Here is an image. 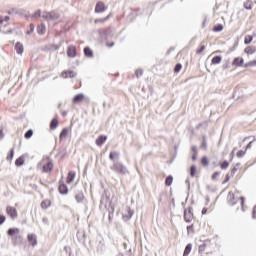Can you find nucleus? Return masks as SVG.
Masks as SVG:
<instances>
[{
  "label": "nucleus",
  "mask_w": 256,
  "mask_h": 256,
  "mask_svg": "<svg viewBox=\"0 0 256 256\" xmlns=\"http://www.w3.org/2000/svg\"><path fill=\"white\" fill-rule=\"evenodd\" d=\"M201 164L203 167H209V158H207V156H203L201 159Z\"/></svg>",
  "instance_id": "35"
},
{
  "label": "nucleus",
  "mask_w": 256,
  "mask_h": 256,
  "mask_svg": "<svg viewBox=\"0 0 256 256\" xmlns=\"http://www.w3.org/2000/svg\"><path fill=\"white\" fill-rule=\"evenodd\" d=\"M110 169L111 171H114V173H119L120 175H127V173H129L127 166L123 165L121 162H114Z\"/></svg>",
  "instance_id": "1"
},
{
  "label": "nucleus",
  "mask_w": 256,
  "mask_h": 256,
  "mask_svg": "<svg viewBox=\"0 0 256 256\" xmlns=\"http://www.w3.org/2000/svg\"><path fill=\"white\" fill-rule=\"evenodd\" d=\"M15 50H16V53L18 55H23V52L25 51V48L23 47V45L21 44V42H17L15 44Z\"/></svg>",
  "instance_id": "16"
},
{
  "label": "nucleus",
  "mask_w": 256,
  "mask_h": 256,
  "mask_svg": "<svg viewBox=\"0 0 256 256\" xmlns=\"http://www.w3.org/2000/svg\"><path fill=\"white\" fill-rule=\"evenodd\" d=\"M68 75H69L70 79H73V78L77 77V72H75L73 70H68Z\"/></svg>",
  "instance_id": "44"
},
{
  "label": "nucleus",
  "mask_w": 256,
  "mask_h": 256,
  "mask_svg": "<svg viewBox=\"0 0 256 256\" xmlns=\"http://www.w3.org/2000/svg\"><path fill=\"white\" fill-rule=\"evenodd\" d=\"M122 217L125 221H129L133 217V210L129 207L126 208V213Z\"/></svg>",
  "instance_id": "12"
},
{
  "label": "nucleus",
  "mask_w": 256,
  "mask_h": 256,
  "mask_svg": "<svg viewBox=\"0 0 256 256\" xmlns=\"http://www.w3.org/2000/svg\"><path fill=\"white\" fill-rule=\"evenodd\" d=\"M33 17H43V15H41V10L34 12Z\"/></svg>",
  "instance_id": "54"
},
{
  "label": "nucleus",
  "mask_w": 256,
  "mask_h": 256,
  "mask_svg": "<svg viewBox=\"0 0 256 256\" xmlns=\"http://www.w3.org/2000/svg\"><path fill=\"white\" fill-rule=\"evenodd\" d=\"M33 31H35V25L30 24V30L27 31V35H31V33H33Z\"/></svg>",
  "instance_id": "49"
},
{
  "label": "nucleus",
  "mask_w": 256,
  "mask_h": 256,
  "mask_svg": "<svg viewBox=\"0 0 256 256\" xmlns=\"http://www.w3.org/2000/svg\"><path fill=\"white\" fill-rule=\"evenodd\" d=\"M119 157H120V154H119V152H116V151H112V152H110V154H109V159H110V161H116V162H118V161H119Z\"/></svg>",
  "instance_id": "17"
},
{
  "label": "nucleus",
  "mask_w": 256,
  "mask_h": 256,
  "mask_svg": "<svg viewBox=\"0 0 256 256\" xmlns=\"http://www.w3.org/2000/svg\"><path fill=\"white\" fill-rule=\"evenodd\" d=\"M16 167H22V165H25V155L20 156L15 161Z\"/></svg>",
  "instance_id": "22"
},
{
  "label": "nucleus",
  "mask_w": 256,
  "mask_h": 256,
  "mask_svg": "<svg viewBox=\"0 0 256 256\" xmlns=\"http://www.w3.org/2000/svg\"><path fill=\"white\" fill-rule=\"evenodd\" d=\"M252 219H256V205L253 208Z\"/></svg>",
  "instance_id": "59"
},
{
  "label": "nucleus",
  "mask_w": 256,
  "mask_h": 256,
  "mask_svg": "<svg viewBox=\"0 0 256 256\" xmlns=\"http://www.w3.org/2000/svg\"><path fill=\"white\" fill-rule=\"evenodd\" d=\"M67 55L71 59H75V57H77V47L73 45L68 46Z\"/></svg>",
  "instance_id": "5"
},
{
  "label": "nucleus",
  "mask_w": 256,
  "mask_h": 256,
  "mask_svg": "<svg viewBox=\"0 0 256 256\" xmlns=\"http://www.w3.org/2000/svg\"><path fill=\"white\" fill-rule=\"evenodd\" d=\"M181 69H183V65H181V63H177L174 67V73H179Z\"/></svg>",
  "instance_id": "42"
},
{
  "label": "nucleus",
  "mask_w": 256,
  "mask_h": 256,
  "mask_svg": "<svg viewBox=\"0 0 256 256\" xmlns=\"http://www.w3.org/2000/svg\"><path fill=\"white\" fill-rule=\"evenodd\" d=\"M29 243H31L32 247L37 245V235L35 234H28L27 236Z\"/></svg>",
  "instance_id": "14"
},
{
  "label": "nucleus",
  "mask_w": 256,
  "mask_h": 256,
  "mask_svg": "<svg viewBox=\"0 0 256 256\" xmlns=\"http://www.w3.org/2000/svg\"><path fill=\"white\" fill-rule=\"evenodd\" d=\"M244 9H246L247 11H251L253 9V1L247 0L246 2H244Z\"/></svg>",
  "instance_id": "28"
},
{
  "label": "nucleus",
  "mask_w": 256,
  "mask_h": 256,
  "mask_svg": "<svg viewBox=\"0 0 256 256\" xmlns=\"http://www.w3.org/2000/svg\"><path fill=\"white\" fill-rule=\"evenodd\" d=\"M235 173H237V167L232 168V170L230 172V176L233 177L235 175Z\"/></svg>",
  "instance_id": "57"
},
{
  "label": "nucleus",
  "mask_w": 256,
  "mask_h": 256,
  "mask_svg": "<svg viewBox=\"0 0 256 256\" xmlns=\"http://www.w3.org/2000/svg\"><path fill=\"white\" fill-rule=\"evenodd\" d=\"M219 175H221L220 172H214V173L212 174V180H213V181H216V180H217V177H219Z\"/></svg>",
  "instance_id": "51"
},
{
  "label": "nucleus",
  "mask_w": 256,
  "mask_h": 256,
  "mask_svg": "<svg viewBox=\"0 0 256 256\" xmlns=\"http://www.w3.org/2000/svg\"><path fill=\"white\" fill-rule=\"evenodd\" d=\"M243 63H245V60L241 57H236L234 58L232 65H234L235 67H242Z\"/></svg>",
  "instance_id": "11"
},
{
  "label": "nucleus",
  "mask_w": 256,
  "mask_h": 256,
  "mask_svg": "<svg viewBox=\"0 0 256 256\" xmlns=\"http://www.w3.org/2000/svg\"><path fill=\"white\" fill-rule=\"evenodd\" d=\"M135 75H136L137 79H139V77H142L143 76V69H137L135 71Z\"/></svg>",
  "instance_id": "45"
},
{
  "label": "nucleus",
  "mask_w": 256,
  "mask_h": 256,
  "mask_svg": "<svg viewBox=\"0 0 256 256\" xmlns=\"http://www.w3.org/2000/svg\"><path fill=\"white\" fill-rule=\"evenodd\" d=\"M42 19H45V21H57L61 19V14L55 10L50 12L44 11L42 13Z\"/></svg>",
  "instance_id": "2"
},
{
  "label": "nucleus",
  "mask_w": 256,
  "mask_h": 256,
  "mask_svg": "<svg viewBox=\"0 0 256 256\" xmlns=\"http://www.w3.org/2000/svg\"><path fill=\"white\" fill-rule=\"evenodd\" d=\"M252 145H253V141L249 142V143L246 145L245 151H247V149H251Z\"/></svg>",
  "instance_id": "60"
},
{
  "label": "nucleus",
  "mask_w": 256,
  "mask_h": 256,
  "mask_svg": "<svg viewBox=\"0 0 256 256\" xmlns=\"http://www.w3.org/2000/svg\"><path fill=\"white\" fill-rule=\"evenodd\" d=\"M25 139H31V137H33V130L29 129L28 131H26V133L24 134Z\"/></svg>",
  "instance_id": "40"
},
{
  "label": "nucleus",
  "mask_w": 256,
  "mask_h": 256,
  "mask_svg": "<svg viewBox=\"0 0 256 256\" xmlns=\"http://www.w3.org/2000/svg\"><path fill=\"white\" fill-rule=\"evenodd\" d=\"M192 152L193 154H198L197 146H192Z\"/></svg>",
  "instance_id": "62"
},
{
  "label": "nucleus",
  "mask_w": 256,
  "mask_h": 256,
  "mask_svg": "<svg viewBox=\"0 0 256 256\" xmlns=\"http://www.w3.org/2000/svg\"><path fill=\"white\" fill-rule=\"evenodd\" d=\"M253 41V36L252 35H247L245 38H244V43L245 45H250V43Z\"/></svg>",
  "instance_id": "36"
},
{
  "label": "nucleus",
  "mask_w": 256,
  "mask_h": 256,
  "mask_svg": "<svg viewBox=\"0 0 256 256\" xmlns=\"http://www.w3.org/2000/svg\"><path fill=\"white\" fill-rule=\"evenodd\" d=\"M245 69H247V67H256V60H252L247 62L246 64H244Z\"/></svg>",
  "instance_id": "38"
},
{
  "label": "nucleus",
  "mask_w": 256,
  "mask_h": 256,
  "mask_svg": "<svg viewBox=\"0 0 256 256\" xmlns=\"http://www.w3.org/2000/svg\"><path fill=\"white\" fill-rule=\"evenodd\" d=\"M75 200L77 203H84L85 202V194H83V191L78 190L75 194Z\"/></svg>",
  "instance_id": "7"
},
{
  "label": "nucleus",
  "mask_w": 256,
  "mask_h": 256,
  "mask_svg": "<svg viewBox=\"0 0 256 256\" xmlns=\"http://www.w3.org/2000/svg\"><path fill=\"white\" fill-rule=\"evenodd\" d=\"M40 206L43 209H49V207H51V200H44V201H42Z\"/></svg>",
  "instance_id": "30"
},
{
  "label": "nucleus",
  "mask_w": 256,
  "mask_h": 256,
  "mask_svg": "<svg viewBox=\"0 0 256 256\" xmlns=\"http://www.w3.org/2000/svg\"><path fill=\"white\" fill-rule=\"evenodd\" d=\"M24 11L25 10H23V9H20V10L16 11L15 8H13V9L8 11V15H13V13H17V14L21 15V13H23Z\"/></svg>",
  "instance_id": "39"
},
{
  "label": "nucleus",
  "mask_w": 256,
  "mask_h": 256,
  "mask_svg": "<svg viewBox=\"0 0 256 256\" xmlns=\"http://www.w3.org/2000/svg\"><path fill=\"white\" fill-rule=\"evenodd\" d=\"M227 201H228V204L233 207V205H235L237 202H235V194H233L232 192H229L228 193V196H227Z\"/></svg>",
  "instance_id": "15"
},
{
  "label": "nucleus",
  "mask_w": 256,
  "mask_h": 256,
  "mask_svg": "<svg viewBox=\"0 0 256 256\" xmlns=\"http://www.w3.org/2000/svg\"><path fill=\"white\" fill-rule=\"evenodd\" d=\"M46 159L48 162L43 165L42 173H51V171H53V167H55V165L53 164V160H51V158L46 157Z\"/></svg>",
  "instance_id": "3"
},
{
  "label": "nucleus",
  "mask_w": 256,
  "mask_h": 256,
  "mask_svg": "<svg viewBox=\"0 0 256 256\" xmlns=\"http://www.w3.org/2000/svg\"><path fill=\"white\" fill-rule=\"evenodd\" d=\"M45 31H47V28L45 27V24H41L37 27L38 35H45Z\"/></svg>",
  "instance_id": "26"
},
{
  "label": "nucleus",
  "mask_w": 256,
  "mask_h": 256,
  "mask_svg": "<svg viewBox=\"0 0 256 256\" xmlns=\"http://www.w3.org/2000/svg\"><path fill=\"white\" fill-rule=\"evenodd\" d=\"M61 77H63L64 79H68V77H69V72L66 70V71H63L62 73H61Z\"/></svg>",
  "instance_id": "53"
},
{
  "label": "nucleus",
  "mask_w": 256,
  "mask_h": 256,
  "mask_svg": "<svg viewBox=\"0 0 256 256\" xmlns=\"http://www.w3.org/2000/svg\"><path fill=\"white\" fill-rule=\"evenodd\" d=\"M106 141H107V135L98 136V138H97L98 147H101L102 145H104Z\"/></svg>",
  "instance_id": "18"
},
{
  "label": "nucleus",
  "mask_w": 256,
  "mask_h": 256,
  "mask_svg": "<svg viewBox=\"0 0 256 256\" xmlns=\"http://www.w3.org/2000/svg\"><path fill=\"white\" fill-rule=\"evenodd\" d=\"M57 127H59V120H57V118H53L50 122V129L52 131H55V129H57Z\"/></svg>",
  "instance_id": "23"
},
{
  "label": "nucleus",
  "mask_w": 256,
  "mask_h": 256,
  "mask_svg": "<svg viewBox=\"0 0 256 256\" xmlns=\"http://www.w3.org/2000/svg\"><path fill=\"white\" fill-rule=\"evenodd\" d=\"M67 135H69V128H63L59 135L60 141H63Z\"/></svg>",
  "instance_id": "24"
},
{
  "label": "nucleus",
  "mask_w": 256,
  "mask_h": 256,
  "mask_svg": "<svg viewBox=\"0 0 256 256\" xmlns=\"http://www.w3.org/2000/svg\"><path fill=\"white\" fill-rule=\"evenodd\" d=\"M184 221L186 223H191L193 221V208L189 207L188 209L184 210Z\"/></svg>",
  "instance_id": "4"
},
{
  "label": "nucleus",
  "mask_w": 256,
  "mask_h": 256,
  "mask_svg": "<svg viewBox=\"0 0 256 256\" xmlns=\"http://www.w3.org/2000/svg\"><path fill=\"white\" fill-rule=\"evenodd\" d=\"M58 191L60 195H67L69 193V188L67 187V184L60 182V185L58 187Z\"/></svg>",
  "instance_id": "9"
},
{
  "label": "nucleus",
  "mask_w": 256,
  "mask_h": 256,
  "mask_svg": "<svg viewBox=\"0 0 256 256\" xmlns=\"http://www.w3.org/2000/svg\"><path fill=\"white\" fill-rule=\"evenodd\" d=\"M247 153V150H239L236 154V157H238L239 159H241V157H245V154Z\"/></svg>",
  "instance_id": "43"
},
{
  "label": "nucleus",
  "mask_w": 256,
  "mask_h": 256,
  "mask_svg": "<svg viewBox=\"0 0 256 256\" xmlns=\"http://www.w3.org/2000/svg\"><path fill=\"white\" fill-rule=\"evenodd\" d=\"M84 55L85 57H88V59H92V57L94 56L93 50H91L89 46H86L84 48Z\"/></svg>",
  "instance_id": "19"
},
{
  "label": "nucleus",
  "mask_w": 256,
  "mask_h": 256,
  "mask_svg": "<svg viewBox=\"0 0 256 256\" xmlns=\"http://www.w3.org/2000/svg\"><path fill=\"white\" fill-rule=\"evenodd\" d=\"M7 215L11 217V219H17V209L13 206H7L6 208Z\"/></svg>",
  "instance_id": "6"
},
{
  "label": "nucleus",
  "mask_w": 256,
  "mask_h": 256,
  "mask_svg": "<svg viewBox=\"0 0 256 256\" xmlns=\"http://www.w3.org/2000/svg\"><path fill=\"white\" fill-rule=\"evenodd\" d=\"M14 155H15V149L12 148V149L10 150V153L7 155V161H13Z\"/></svg>",
  "instance_id": "37"
},
{
  "label": "nucleus",
  "mask_w": 256,
  "mask_h": 256,
  "mask_svg": "<svg viewBox=\"0 0 256 256\" xmlns=\"http://www.w3.org/2000/svg\"><path fill=\"white\" fill-rule=\"evenodd\" d=\"M195 175H197V166L192 165L190 167V177H195Z\"/></svg>",
  "instance_id": "34"
},
{
  "label": "nucleus",
  "mask_w": 256,
  "mask_h": 256,
  "mask_svg": "<svg viewBox=\"0 0 256 256\" xmlns=\"http://www.w3.org/2000/svg\"><path fill=\"white\" fill-rule=\"evenodd\" d=\"M113 17V13H109L104 19L98 18L97 23H105V21H108Z\"/></svg>",
  "instance_id": "33"
},
{
  "label": "nucleus",
  "mask_w": 256,
  "mask_h": 256,
  "mask_svg": "<svg viewBox=\"0 0 256 256\" xmlns=\"http://www.w3.org/2000/svg\"><path fill=\"white\" fill-rule=\"evenodd\" d=\"M213 31L215 33H221V31H223V24H216V25H214Z\"/></svg>",
  "instance_id": "32"
},
{
  "label": "nucleus",
  "mask_w": 256,
  "mask_h": 256,
  "mask_svg": "<svg viewBox=\"0 0 256 256\" xmlns=\"http://www.w3.org/2000/svg\"><path fill=\"white\" fill-rule=\"evenodd\" d=\"M75 172L73 171H69L68 175H67V184L71 185V183H73V181H75Z\"/></svg>",
  "instance_id": "20"
},
{
  "label": "nucleus",
  "mask_w": 256,
  "mask_h": 256,
  "mask_svg": "<svg viewBox=\"0 0 256 256\" xmlns=\"http://www.w3.org/2000/svg\"><path fill=\"white\" fill-rule=\"evenodd\" d=\"M85 99V94L80 93L77 94L73 97L72 99V103H74V105H77L78 103H82V101Z\"/></svg>",
  "instance_id": "8"
},
{
  "label": "nucleus",
  "mask_w": 256,
  "mask_h": 256,
  "mask_svg": "<svg viewBox=\"0 0 256 256\" xmlns=\"http://www.w3.org/2000/svg\"><path fill=\"white\" fill-rule=\"evenodd\" d=\"M59 155H61V157H65V155H67V149L60 151Z\"/></svg>",
  "instance_id": "58"
},
{
  "label": "nucleus",
  "mask_w": 256,
  "mask_h": 256,
  "mask_svg": "<svg viewBox=\"0 0 256 256\" xmlns=\"http://www.w3.org/2000/svg\"><path fill=\"white\" fill-rule=\"evenodd\" d=\"M100 251L101 253H105V241L104 240H100Z\"/></svg>",
  "instance_id": "46"
},
{
  "label": "nucleus",
  "mask_w": 256,
  "mask_h": 256,
  "mask_svg": "<svg viewBox=\"0 0 256 256\" xmlns=\"http://www.w3.org/2000/svg\"><path fill=\"white\" fill-rule=\"evenodd\" d=\"M76 237L82 245H85V231L84 230H79L76 234Z\"/></svg>",
  "instance_id": "10"
},
{
  "label": "nucleus",
  "mask_w": 256,
  "mask_h": 256,
  "mask_svg": "<svg viewBox=\"0 0 256 256\" xmlns=\"http://www.w3.org/2000/svg\"><path fill=\"white\" fill-rule=\"evenodd\" d=\"M107 11V6L103 2H97V13H105Z\"/></svg>",
  "instance_id": "13"
},
{
  "label": "nucleus",
  "mask_w": 256,
  "mask_h": 256,
  "mask_svg": "<svg viewBox=\"0 0 256 256\" xmlns=\"http://www.w3.org/2000/svg\"><path fill=\"white\" fill-rule=\"evenodd\" d=\"M205 51V45L200 46V48L196 51V54L199 55Z\"/></svg>",
  "instance_id": "50"
},
{
  "label": "nucleus",
  "mask_w": 256,
  "mask_h": 256,
  "mask_svg": "<svg viewBox=\"0 0 256 256\" xmlns=\"http://www.w3.org/2000/svg\"><path fill=\"white\" fill-rule=\"evenodd\" d=\"M15 239H16V241H19V242L23 241V237L22 236H16Z\"/></svg>",
  "instance_id": "64"
},
{
  "label": "nucleus",
  "mask_w": 256,
  "mask_h": 256,
  "mask_svg": "<svg viewBox=\"0 0 256 256\" xmlns=\"http://www.w3.org/2000/svg\"><path fill=\"white\" fill-rule=\"evenodd\" d=\"M100 36H102V38H104V39H107V31H105V30H100Z\"/></svg>",
  "instance_id": "52"
},
{
  "label": "nucleus",
  "mask_w": 256,
  "mask_h": 256,
  "mask_svg": "<svg viewBox=\"0 0 256 256\" xmlns=\"http://www.w3.org/2000/svg\"><path fill=\"white\" fill-rule=\"evenodd\" d=\"M244 51L247 55H253V53H256V48L255 46H248Z\"/></svg>",
  "instance_id": "29"
},
{
  "label": "nucleus",
  "mask_w": 256,
  "mask_h": 256,
  "mask_svg": "<svg viewBox=\"0 0 256 256\" xmlns=\"http://www.w3.org/2000/svg\"><path fill=\"white\" fill-rule=\"evenodd\" d=\"M207 247V244L206 243H203L202 245L199 246V253H203V251H205V248Z\"/></svg>",
  "instance_id": "47"
},
{
  "label": "nucleus",
  "mask_w": 256,
  "mask_h": 256,
  "mask_svg": "<svg viewBox=\"0 0 256 256\" xmlns=\"http://www.w3.org/2000/svg\"><path fill=\"white\" fill-rule=\"evenodd\" d=\"M187 232H188V234L194 233V231H193V224H191L190 226H187Z\"/></svg>",
  "instance_id": "56"
},
{
  "label": "nucleus",
  "mask_w": 256,
  "mask_h": 256,
  "mask_svg": "<svg viewBox=\"0 0 256 256\" xmlns=\"http://www.w3.org/2000/svg\"><path fill=\"white\" fill-rule=\"evenodd\" d=\"M115 42H107L106 47H114Z\"/></svg>",
  "instance_id": "61"
},
{
  "label": "nucleus",
  "mask_w": 256,
  "mask_h": 256,
  "mask_svg": "<svg viewBox=\"0 0 256 256\" xmlns=\"http://www.w3.org/2000/svg\"><path fill=\"white\" fill-rule=\"evenodd\" d=\"M223 60V57L221 56H214L211 60L212 65H219V63H221V61Z\"/></svg>",
  "instance_id": "27"
},
{
  "label": "nucleus",
  "mask_w": 256,
  "mask_h": 256,
  "mask_svg": "<svg viewBox=\"0 0 256 256\" xmlns=\"http://www.w3.org/2000/svg\"><path fill=\"white\" fill-rule=\"evenodd\" d=\"M165 185L166 187H171V185H173V176L169 175L166 177Z\"/></svg>",
  "instance_id": "31"
},
{
  "label": "nucleus",
  "mask_w": 256,
  "mask_h": 256,
  "mask_svg": "<svg viewBox=\"0 0 256 256\" xmlns=\"http://www.w3.org/2000/svg\"><path fill=\"white\" fill-rule=\"evenodd\" d=\"M202 149H207V141H202Z\"/></svg>",
  "instance_id": "63"
},
{
  "label": "nucleus",
  "mask_w": 256,
  "mask_h": 256,
  "mask_svg": "<svg viewBox=\"0 0 256 256\" xmlns=\"http://www.w3.org/2000/svg\"><path fill=\"white\" fill-rule=\"evenodd\" d=\"M221 169L225 170L229 168V161L224 160L221 164H220Z\"/></svg>",
  "instance_id": "41"
},
{
  "label": "nucleus",
  "mask_w": 256,
  "mask_h": 256,
  "mask_svg": "<svg viewBox=\"0 0 256 256\" xmlns=\"http://www.w3.org/2000/svg\"><path fill=\"white\" fill-rule=\"evenodd\" d=\"M231 177L232 176L230 174H227L225 180L222 182V185H225V183H229V181H231Z\"/></svg>",
  "instance_id": "48"
},
{
  "label": "nucleus",
  "mask_w": 256,
  "mask_h": 256,
  "mask_svg": "<svg viewBox=\"0 0 256 256\" xmlns=\"http://www.w3.org/2000/svg\"><path fill=\"white\" fill-rule=\"evenodd\" d=\"M19 228H10L7 231V235H9V237H15V235H19Z\"/></svg>",
  "instance_id": "21"
},
{
  "label": "nucleus",
  "mask_w": 256,
  "mask_h": 256,
  "mask_svg": "<svg viewBox=\"0 0 256 256\" xmlns=\"http://www.w3.org/2000/svg\"><path fill=\"white\" fill-rule=\"evenodd\" d=\"M6 217L4 215H0V225H3L6 221Z\"/></svg>",
  "instance_id": "55"
},
{
  "label": "nucleus",
  "mask_w": 256,
  "mask_h": 256,
  "mask_svg": "<svg viewBox=\"0 0 256 256\" xmlns=\"http://www.w3.org/2000/svg\"><path fill=\"white\" fill-rule=\"evenodd\" d=\"M192 249H193V244L192 243L187 244L184 249L183 256H189V253H191Z\"/></svg>",
  "instance_id": "25"
}]
</instances>
